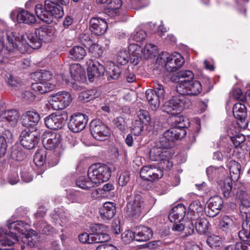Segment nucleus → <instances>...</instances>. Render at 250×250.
Masks as SVG:
<instances>
[{
	"instance_id": "obj_36",
	"label": "nucleus",
	"mask_w": 250,
	"mask_h": 250,
	"mask_svg": "<svg viewBox=\"0 0 250 250\" xmlns=\"http://www.w3.org/2000/svg\"><path fill=\"white\" fill-rule=\"evenodd\" d=\"M193 220L198 233L204 234L208 231L210 225L208 221L206 218L198 217V219Z\"/></svg>"
},
{
	"instance_id": "obj_26",
	"label": "nucleus",
	"mask_w": 250,
	"mask_h": 250,
	"mask_svg": "<svg viewBox=\"0 0 250 250\" xmlns=\"http://www.w3.org/2000/svg\"><path fill=\"white\" fill-rule=\"evenodd\" d=\"M186 213V208L183 204H179L174 207L170 211L168 218L170 222H181L184 218Z\"/></svg>"
},
{
	"instance_id": "obj_63",
	"label": "nucleus",
	"mask_w": 250,
	"mask_h": 250,
	"mask_svg": "<svg viewBox=\"0 0 250 250\" xmlns=\"http://www.w3.org/2000/svg\"><path fill=\"white\" fill-rule=\"evenodd\" d=\"M93 235L90 233L88 234L86 232L83 233L79 235V239L80 241L83 244H92L93 242L92 239Z\"/></svg>"
},
{
	"instance_id": "obj_45",
	"label": "nucleus",
	"mask_w": 250,
	"mask_h": 250,
	"mask_svg": "<svg viewBox=\"0 0 250 250\" xmlns=\"http://www.w3.org/2000/svg\"><path fill=\"white\" fill-rule=\"evenodd\" d=\"M206 243L210 248L214 250H218L222 246L220 237L215 235L208 236L206 240Z\"/></svg>"
},
{
	"instance_id": "obj_64",
	"label": "nucleus",
	"mask_w": 250,
	"mask_h": 250,
	"mask_svg": "<svg viewBox=\"0 0 250 250\" xmlns=\"http://www.w3.org/2000/svg\"><path fill=\"white\" fill-rule=\"evenodd\" d=\"M7 181L9 184L14 185L17 184L19 181V177L17 171L10 172L8 176Z\"/></svg>"
},
{
	"instance_id": "obj_25",
	"label": "nucleus",
	"mask_w": 250,
	"mask_h": 250,
	"mask_svg": "<svg viewBox=\"0 0 250 250\" xmlns=\"http://www.w3.org/2000/svg\"><path fill=\"white\" fill-rule=\"evenodd\" d=\"M18 241L15 236H12L10 234L0 229V250H9V247Z\"/></svg>"
},
{
	"instance_id": "obj_27",
	"label": "nucleus",
	"mask_w": 250,
	"mask_h": 250,
	"mask_svg": "<svg viewBox=\"0 0 250 250\" xmlns=\"http://www.w3.org/2000/svg\"><path fill=\"white\" fill-rule=\"evenodd\" d=\"M116 208L115 204L112 202H106L100 210L101 217L104 220H109L115 215Z\"/></svg>"
},
{
	"instance_id": "obj_49",
	"label": "nucleus",
	"mask_w": 250,
	"mask_h": 250,
	"mask_svg": "<svg viewBox=\"0 0 250 250\" xmlns=\"http://www.w3.org/2000/svg\"><path fill=\"white\" fill-rule=\"evenodd\" d=\"M167 156H165L159 161V168L160 169H163V170H169L172 168L173 163L169 159Z\"/></svg>"
},
{
	"instance_id": "obj_28",
	"label": "nucleus",
	"mask_w": 250,
	"mask_h": 250,
	"mask_svg": "<svg viewBox=\"0 0 250 250\" xmlns=\"http://www.w3.org/2000/svg\"><path fill=\"white\" fill-rule=\"evenodd\" d=\"M220 228L226 233L234 230L236 228V220L235 218L225 215L219 223Z\"/></svg>"
},
{
	"instance_id": "obj_16",
	"label": "nucleus",
	"mask_w": 250,
	"mask_h": 250,
	"mask_svg": "<svg viewBox=\"0 0 250 250\" xmlns=\"http://www.w3.org/2000/svg\"><path fill=\"white\" fill-rule=\"evenodd\" d=\"M223 206V201L219 196L211 198L205 208L206 214L209 217H214L220 212Z\"/></svg>"
},
{
	"instance_id": "obj_61",
	"label": "nucleus",
	"mask_w": 250,
	"mask_h": 250,
	"mask_svg": "<svg viewBox=\"0 0 250 250\" xmlns=\"http://www.w3.org/2000/svg\"><path fill=\"white\" fill-rule=\"evenodd\" d=\"M122 5L121 0H109L107 8L114 12L115 10L120 9Z\"/></svg>"
},
{
	"instance_id": "obj_13",
	"label": "nucleus",
	"mask_w": 250,
	"mask_h": 250,
	"mask_svg": "<svg viewBox=\"0 0 250 250\" xmlns=\"http://www.w3.org/2000/svg\"><path fill=\"white\" fill-rule=\"evenodd\" d=\"M202 89V85L197 81L191 80L176 86V90L179 94L186 95H197L201 92Z\"/></svg>"
},
{
	"instance_id": "obj_10",
	"label": "nucleus",
	"mask_w": 250,
	"mask_h": 250,
	"mask_svg": "<svg viewBox=\"0 0 250 250\" xmlns=\"http://www.w3.org/2000/svg\"><path fill=\"white\" fill-rule=\"evenodd\" d=\"M90 131L97 140H105L110 135L108 127L99 119L93 120L90 124Z\"/></svg>"
},
{
	"instance_id": "obj_47",
	"label": "nucleus",
	"mask_w": 250,
	"mask_h": 250,
	"mask_svg": "<svg viewBox=\"0 0 250 250\" xmlns=\"http://www.w3.org/2000/svg\"><path fill=\"white\" fill-rule=\"evenodd\" d=\"M118 62L122 65H125L129 62V54L126 49L120 50L116 55Z\"/></svg>"
},
{
	"instance_id": "obj_35",
	"label": "nucleus",
	"mask_w": 250,
	"mask_h": 250,
	"mask_svg": "<svg viewBox=\"0 0 250 250\" xmlns=\"http://www.w3.org/2000/svg\"><path fill=\"white\" fill-rule=\"evenodd\" d=\"M0 117L2 121L7 122L11 125H13L17 122L19 114L16 110L11 109L3 112Z\"/></svg>"
},
{
	"instance_id": "obj_37",
	"label": "nucleus",
	"mask_w": 250,
	"mask_h": 250,
	"mask_svg": "<svg viewBox=\"0 0 250 250\" xmlns=\"http://www.w3.org/2000/svg\"><path fill=\"white\" fill-rule=\"evenodd\" d=\"M77 186L83 189L89 190L95 187V184L89 176H80L76 179Z\"/></svg>"
},
{
	"instance_id": "obj_14",
	"label": "nucleus",
	"mask_w": 250,
	"mask_h": 250,
	"mask_svg": "<svg viewBox=\"0 0 250 250\" xmlns=\"http://www.w3.org/2000/svg\"><path fill=\"white\" fill-rule=\"evenodd\" d=\"M19 140L21 145L25 148L31 149L36 147L39 142V138L29 128L21 132Z\"/></svg>"
},
{
	"instance_id": "obj_12",
	"label": "nucleus",
	"mask_w": 250,
	"mask_h": 250,
	"mask_svg": "<svg viewBox=\"0 0 250 250\" xmlns=\"http://www.w3.org/2000/svg\"><path fill=\"white\" fill-rule=\"evenodd\" d=\"M140 177L144 180L154 182L161 179L163 175L162 169L153 165H147L141 168L140 171Z\"/></svg>"
},
{
	"instance_id": "obj_50",
	"label": "nucleus",
	"mask_w": 250,
	"mask_h": 250,
	"mask_svg": "<svg viewBox=\"0 0 250 250\" xmlns=\"http://www.w3.org/2000/svg\"><path fill=\"white\" fill-rule=\"evenodd\" d=\"M227 250H250V244L241 242H237L229 245L227 248Z\"/></svg>"
},
{
	"instance_id": "obj_53",
	"label": "nucleus",
	"mask_w": 250,
	"mask_h": 250,
	"mask_svg": "<svg viewBox=\"0 0 250 250\" xmlns=\"http://www.w3.org/2000/svg\"><path fill=\"white\" fill-rule=\"evenodd\" d=\"M147 36L146 32L139 28L136 29L132 35V39L136 42H142Z\"/></svg>"
},
{
	"instance_id": "obj_19",
	"label": "nucleus",
	"mask_w": 250,
	"mask_h": 250,
	"mask_svg": "<svg viewBox=\"0 0 250 250\" xmlns=\"http://www.w3.org/2000/svg\"><path fill=\"white\" fill-rule=\"evenodd\" d=\"M88 63L87 76L90 82L94 81L95 78H99L104 75V68L98 62L90 61Z\"/></svg>"
},
{
	"instance_id": "obj_9",
	"label": "nucleus",
	"mask_w": 250,
	"mask_h": 250,
	"mask_svg": "<svg viewBox=\"0 0 250 250\" xmlns=\"http://www.w3.org/2000/svg\"><path fill=\"white\" fill-rule=\"evenodd\" d=\"M68 119V114L65 111L52 113L44 119L46 126L51 129L62 128Z\"/></svg>"
},
{
	"instance_id": "obj_41",
	"label": "nucleus",
	"mask_w": 250,
	"mask_h": 250,
	"mask_svg": "<svg viewBox=\"0 0 250 250\" xmlns=\"http://www.w3.org/2000/svg\"><path fill=\"white\" fill-rule=\"evenodd\" d=\"M70 57L74 60H83L86 55L85 49L80 46H75L69 51Z\"/></svg>"
},
{
	"instance_id": "obj_56",
	"label": "nucleus",
	"mask_w": 250,
	"mask_h": 250,
	"mask_svg": "<svg viewBox=\"0 0 250 250\" xmlns=\"http://www.w3.org/2000/svg\"><path fill=\"white\" fill-rule=\"evenodd\" d=\"M80 41L86 47H89L94 42L92 37L88 33L82 34L80 37Z\"/></svg>"
},
{
	"instance_id": "obj_30",
	"label": "nucleus",
	"mask_w": 250,
	"mask_h": 250,
	"mask_svg": "<svg viewBox=\"0 0 250 250\" xmlns=\"http://www.w3.org/2000/svg\"><path fill=\"white\" fill-rule=\"evenodd\" d=\"M234 117L241 123H245L247 116L246 105L241 103H236L233 107Z\"/></svg>"
},
{
	"instance_id": "obj_32",
	"label": "nucleus",
	"mask_w": 250,
	"mask_h": 250,
	"mask_svg": "<svg viewBox=\"0 0 250 250\" xmlns=\"http://www.w3.org/2000/svg\"><path fill=\"white\" fill-rule=\"evenodd\" d=\"M54 87L55 85L48 82L41 81L31 85V88L34 91L42 94L51 91Z\"/></svg>"
},
{
	"instance_id": "obj_15",
	"label": "nucleus",
	"mask_w": 250,
	"mask_h": 250,
	"mask_svg": "<svg viewBox=\"0 0 250 250\" xmlns=\"http://www.w3.org/2000/svg\"><path fill=\"white\" fill-rule=\"evenodd\" d=\"M125 235L130 238L133 237L137 241H146L152 238L153 232L148 227L140 226L136 227L133 232L127 231Z\"/></svg>"
},
{
	"instance_id": "obj_31",
	"label": "nucleus",
	"mask_w": 250,
	"mask_h": 250,
	"mask_svg": "<svg viewBox=\"0 0 250 250\" xmlns=\"http://www.w3.org/2000/svg\"><path fill=\"white\" fill-rule=\"evenodd\" d=\"M70 73L73 80L75 81L81 82L85 79V72L78 63L70 65Z\"/></svg>"
},
{
	"instance_id": "obj_48",
	"label": "nucleus",
	"mask_w": 250,
	"mask_h": 250,
	"mask_svg": "<svg viewBox=\"0 0 250 250\" xmlns=\"http://www.w3.org/2000/svg\"><path fill=\"white\" fill-rule=\"evenodd\" d=\"M93 237H92V241L93 243H104L107 242L110 239V236L105 232V231H103L102 233H100L98 234H92Z\"/></svg>"
},
{
	"instance_id": "obj_22",
	"label": "nucleus",
	"mask_w": 250,
	"mask_h": 250,
	"mask_svg": "<svg viewBox=\"0 0 250 250\" xmlns=\"http://www.w3.org/2000/svg\"><path fill=\"white\" fill-rule=\"evenodd\" d=\"M61 137L59 134L51 133L48 134V136L43 139V144L47 149H58L61 143ZM57 150H56L57 151Z\"/></svg>"
},
{
	"instance_id": "obj_40",
	"label": "nucleus",
	"mask_w": 250,
	"mask_h": 250,
	"mask_svg": "<svg viewBox=\"0 0 250 250\" xmlns=\"http://www.w3.org/2000/svg\"><path fill=\"white\" fill-rule=\"evenodd\" d=\"M190 212L193 220L198 219L203 214V207L199 201H193L189 206Z\"/></svg>"
},
{
	"instance_id": "obj_24",
	"label": "nucleus",
	"mask_w": 250,
	"mask_h": 250,
	"mask_svg": "<svg viewBox=\"0 0 250 250\" xmlns=\"http://www.w3.org/2000/svg\"><path fill=\"white\" fill-rule=\"evenodd\" d=\"M177 115H173V116L170 118V120L172 121L173 127L170 129H175L179 131H184V138L187 134L185 128L189 126V123L186 117Z\"/></svg>"
},
{
	"instance_id": "obj_58",
	"label": "nucleus",
	"mask_w": 250,
	"mask_h": 250,
	"mask_svg": "<svg viewBox=\"0 0 250 250\" xmlns=\"http://www.w3.org/2000/svg\"><path fill=\"white\" fill-rule=\"evenodd\" d=\"M137 115L138 119H136V120L141 121L144 124H146V123H148L150 120L149 113L146 110H140L138 112Z\"/></svg>"
},
{
	"instance_id": "obj_5",
	"label": "nucleus",
	"mask_w": 250,
	"mask_h": 250,
	"mask_svg": "<svg viewBox=\"0 0 250 250\" xmlns=\"http://www.w3.org/2000/svg\"><path fill=\"white\" fill-rule=\"evenodd\" d=\"M110 167L105 164L97 163L88 168L87 176L97 185L107 181L111 176Z\"/></svg>"
},
{
	"instance_id": "obj_60",
	"label": "nucleus",
	"mask_w": 250,
	"mask_h": 250,
	"mask_svg": "<svg viewBox=\"0 0 250 250\" xmlns=\"http://www.w3.org/2000/svg\"><path fill=\"white\" fill-rule=\"evenodd\" d=\"M230 140L235 147L239 146L245 140V137L242 134H237L230 137Z\"/></svg>"
},
{
	"instance_id": "obj_59",
	"label": "nucleus",
	"mask_w": 250,
	"mask_h": 250,
	"mask_svg": "<svg viewBox=\"0 0 250 250\" xmlns=\"http://www.w3.org/2000/svg\"><path fill=\"white\" fill-rule=\"evenodd\" d=\"M156 49V47L151 43L146 44L143 49H141L143 54L147 57L155 53Z\"/></svg>"
},
{
	"instance_id": "obj_52",
	"label": "nucleus",
	"mask_w": 250,
	"mask_h": 250,
	"mask_svg": "<svg viewBox=\"0 0 250 250\" xmlns=\"http://www.w3.org/2000/svg\"><path fill=\"white\" fill-rule=\"evenodd\" d=\"M45 160V152L43 150L37 151L34 156V162L37 166H42Z\"/></svg>"
},
{
	"instance_id": "obj_29",
	"label": "nucleus",
	"mask_w": 250,
	"mask_h": 250,
	"mask_svg": "<svg viewBox=\"0 0 250 250\" xmlns=\"http://www.w3.org/2000/svg\"><path fill=\"white\" fill-rule=\"evenodd\" d=\"M36 34L38 35L41 43L42 42H50L54 36V32L51 27H44L36 29Z\"/></svg>"
},
{
	"instance_id": "obj_3",
	"label": "nucleus",
	"mask_w": 250,
	"mask_h": 250,
	"mask_svg": "<svg viewBox=\"0 0 250 250\" xmlns=\"http://www.w3.org/2000/svg\"><path fill=\"white\" fill-rule=\"evenodd\" d=\"M186 95L179 94L173 96L164 104L163 110L169 114L175 115H179L183 110L189 108L192 105V102Z\"/></svg>"
},
{
	"instance_id": "obj_38",
	"label": "nucleus",
	"mask_w": 250,
	"mask_h": 250,
	"mask_svg": "<svg viewBox=\"0 0 250 250\" xmlns=\"http://www.w3.org/2000/svg\"><path fill=\"white\" fill-rule=\"evenodd\" d=\"M169 152L154 146L150 150L149 157L153 161H159L165 156L169 155Z\"/></svg>"
},
{
	"instance_id": "obj_51",
	"label": "nucleus",
	"mask_w": 250,
	"mask_h": 250,
	"mask_svg": "<svg viewBox=\"0 0 250 250\" xmlns=\"http://www.w3.org/2000/svg\"><path fill=\"white\" fill-rule=\"evenodd\" d=\"M88 48L89 52L95 57H99L101 56L103 53L102 47L96 43L93 42V44Z\"/></svg>"
},
{
	"instance_id": "obj_1",
	"label": "nucleus",
	"mask_w": 250,
	"mask_h": 250,
	"mask_svg": "<svg viewBox=\"0 0 250 250\" xmlns=\"http://www.w3.org/2000/svg\"><path fill=\"white\" fill-rule=\"evenodd\" d=\"M18 35L17 33L11 31L0 32V62L2 61L3 56L1 54L2 48H5L8 52H12L16 48L20 50L21 48V45L25 47L28 45L34 49L42 46L41 41L36 33L27 32L20 37Z\"/></svg>"
},
{
	"instance_id": "obj_46",
	"label": "nucleus",
	"mask_w": 250,
	"mask_h": 250,
	"mask_svg": "<svg viewBox=\"0 0 250 250\" xmlns=\"http://www.w3.org/2000/svg\"><path fill=\"white\" fill-rule=\"evenodd\" d=\"M95 97V90H89L82 92L79 96V99L82 103H87L94 99Z\"/></svg>"
},
{
	"instance_id": "obj_11",
	"label": "nucleus",
	"mask_w": 250,
	"mask_h": 250,
	"mask_svg": "<svg viewBox=\"0 0 250 250\" xmlns=\"http://www.w3.org/2000/svg\"><path fill=\"white\" fill-rule=\"evenodd\" d=\"M145 203L142 197L139 194L135 195L126 205L127 215L132 218L139 217L145 208Z\"/></svg>"
},
{
	"instance_id": "obj_62",
	"label": "nucleus",
	"mask_w": 250,
	"mask_h": 250,
	"mask_svg": "<svg viewBox=\"0 0 250 250\" xmlns=\"http://www.w3.org/2000/svg\"><path fill=\"white\" fill-rule=\"evenodd\" d=\"M130 180V173L128 171L123 172L119 178V185L122 187L125 186Z\"/></svg>"
},
{
	"instance_id": "obj_21",
	"label": "nucleus",
	"mask_w": 250,
	"mask_h": 250,
	"mask_svg": "<svg viewBox=\"0 0 250 250\" xmlns=\"http://www.w3.org/2000/svg\"><path fill=\"white\" fill-rule=\"evenodd\" d=\"M21 120L23 126L27 128L34 127L38 125L40 120V115L35 110L27 111L22 115Z\"/></svg>"
},
{
	"instance_id": "obj_7",
	"label": "nucleus",
	"mask_w": 250,
	"mask_h": 250,
	"mask_svg": "<svg viewBox=\"0 0 250 250\" xmlns=\"http://www.w3.org/2000/svg\"><path fill=\"white\" fill-rule=\"evenodd\" d=\"M146 98L153 110H156L163 102L165 90L163 85L156 83L153 89H148L146 92Z\"/></svg>"
},
{
	"instance_id": "obj_2",
	"label": "nucleus",
	"mask_w": 250,
	"mask_h": 250,
	"mask_svg": "<svg viewBox=\"0 0 250 250\" xmlns=\"http://www.w3.org/2000/svg\"><path fill=\"white\" fill-rule=\"evenodd\" d=\"M69 0H45L44 5L38 4L35 7L37 17L47 23H52L54 19L62 18L63 15L62 7L59 4L67 5Z\"/></svg>"
},
{
	"instance_id": "obj_17",
	"label": "nucleus",
	"mask_w": 250,
	"mask_h": 250,
	"mask_svg": "<svg viewBox=\"0 0 250 250\" xmlns=\"http://www.w3.org/2000/svg\"><path fill=\"white\" fill-rule=\"evenodd\" d=\"M87 121L86 115L82 113L76 114L71 116L68 127L73 132H79L85 128Z\"/></svg>"
},
{
	"instance_id": "obj_54",
	"label": "nucleus",
	"mask_w": 250,
	"mask_h": 250,
	"mask_svg": "<svg viewBox=\"0 0 250 250\" xmlns=\"http://www.w3.org/2000/svg\"><path fill=\"white\" fill-rule=\"evenodd\" d=\"M7 147V145L5 138L0 135V163L4 160Z\"/></svg>"
},
{
	"instance_id": "obj_33",
	"label": "nucleus",
	"mask_w": 250,
	"mask_h": 250,
	"mask_svg": "<svg viewBox=\"0 0 250 250\" xmlns=\"http://www.w3.org/2000/svg\"><path fill=\"white\" fill-rule=\"evenodd\" d=\"M231 181H237L240 177L241 171V165L237 162L231 160L228 164Z\"/></svg>"
},
{
	"instance_id": "obj_42",
	"label": "nucleus",
	"mask_w": 250,
	"mask_h": 250,
	"mask_svg": "<svg viewBox=\"0 0 250 250\" xmlns=\"http://www.w3.org/2000/svg\"><path fill=\"white\" fill-rule=\"evenodd\" d=\"M17 225L18 226V232L21 233V234H25L27 238V242L29 243L30 242L34 245V243L32 242L33 240L32 238L28 236V234H26V232L29 227L28 224L22 221H16L11 223V227L14 228Z\"/></svg>"
},
{
	"instance_id": "obj_44",
	"label": "nucleus",
	"mask_w": 250,
	"mask_h": 250,
	"mask_svg": "<svg viewBox=\"0 0 250 250\" xmlns=\"http://www.w3.org/2000/svg\"><path fill=\"white\" fill-rule=\"evenodd\" d=\"M121 68L118 65L113 63H110L106 70L108 80H110V79L114 80L118 79L121 75Z\"/></svg>"
},
{
	"instance_id": "obj_23",
	"label": "nucleus",
	"mask_w": 250,
	"mask_h": 250,
	"mask_svg": "<svg viewBox=\"0 0 250 250\" xmlns=\"http://www.w3.org/2000/svg\"><path fill=\"white\" fill-rule=\"evenodd\" d=\"M194 76V74L191 71L183 70L171 76V80L172 81L178 83L177 85H180L192 80Z\"/></svg>"
},
{
	"instance_id": "obj_20",
	"label": "nucleus",
	"mask_w": 250,
	"mask_h": 250,
	"mask_svg": "<svg viewBox=\"0 0 250 250\" xmlns=\"http://www.w3.org/2000/svg\"><path fill=\"white\" fill-rule=\"evenodd\" d=\"M107 29L106 21L99 17L92 18L90 21V29L96 35H103Z\"/></svg>"
},
{
	"instance_id": "obj_8",
	"label": "nucleus",
	"mask_w": 250,
	"mask_h": 250,
	"mask_svg": "<svg viewBox=\"0 0 250 250\" xmlns=\"http://www.w3.org/2000/svg\"><path fill=\"white\" fill-rule=\"evenodd\" d=\"M70 94L66 91H59L52 94L48 102L54 110H62L69 105L71 101Z\"/></svg>"
},
{
	"instance_id": "obj_34",
	"label": "nucleus",
	"mask_w": 250,
	"mask_h": 250,
	"mask_svg": "<svg viewBox=\"0 0 250 250\" xmlns=\"http://www.w3.org/2000/svg\"><path fill=\"white\" fill-rule=\"evenodd\" d=\"M17 21L19 23L32 24L36 22V19L33 14L26 10H22L17 15Z\"/></svg>"
},
{
	"instance_id": "obj_18",
	"label": "nucleus",
	"mask_w": 250,
	"mask_h": 250,
	"mask_svg": "<svg viewBox=\"0 0 250 250\" xmlns=\"http://www.w3.org/2000/svg\"><path fill=\"white\" fill-rule=\"evenodd\" d=\"M184 62V59L181 55L175 52L167 58L165 67L167 71L174 72L180 68Z\"/></svg>"
},
{
	"instance_id": "obj_55",
	"label": "nucleus",
	"mask_w": 250,
	"mask_h": 250,
	"mask_svg": "<svg viewBox=\"0 0 250 250\" xmlns=\"http://www.w3.org/2000/svg\"><path fill=\"white\" fill-rule=\"evenodd\" d=\"M144 125L141 121L136 120L133 123L132 133L136 136L140 135L143 130Z\"/></svg>"
},
{
	"instance_id": "obj_43",
	"label": "nucleus",
	"mask_w": 250,
	"mask_h": 250,
	"mask_svg": "<svg viewBox=\"0 0 250 250\" xmlns=\"http://www.w3.org/2000/svg\"><path fill=\"white\" fill-rule=\"evenodd\" d=\"M129 50L132 52L131 55H129V61L134 65L138 64L140 62V58L139 53L135 51L141 50V47L135 43L131 44L129 46Z\"/></svg>"
},
{
	"instance_id": "obj_57",
	"label": "nucleus",
	"mask_w": 250,
	"mask_h": 250,
	"mask_svg": "<svg viewBox=\"0 0 250 250\" xmlns=\"http://www.w3.org/2000/svg\"><path fill=\"white\" fill-rule=\"evenodd\" d=\"M232 181H231V180H230V181H226V182H225L224 186L222 188V192L223 193L224 196L226 198H228L231 196L232 185Z\"/></svg>"
},
{
	"instance_id": "obj_6",
	"label": "nucleus",
	"mask_w": 250,
	"mask_h": 250,
	"mask_svg": "<svg viewBox=\"0 0 250 250\" xmlns=\"http://www.w3.org/2000/svg\"><path fill=\"white\" fill-rule=\"evenodd\" d=\"M175 129H169L163 133V136L160 137L155 142V146L165 150L172 146L175 140L183 138L184 131Z\"/></svg>"
},
{
	"instance_id": "obj_4",
	"label": "nucleus",
	"mask_w": 250,
	"mask_h": 250,
	"mask_svg": "<svg viewBox=\"0 0 250 250\" xmlns=\"http://www.w3.org/2000/svg\"><path fill=\"white\" fill-rule=\"evenodd\" d=\"M239 208L243 221L242 229L239 231L238 236L243 241H250V201L242 199Z\"/></svg>"
},
{
	"instance_id": "obj_39",
	"label": "nucleus",
	"mask_w": 250,
	"mask_h": 250,
	"mask_svg": "<svg viewBox=\"0 0 250 250\" xmlns=\"http://www.w3.org/2000/svg\"><path fill=\"white\" fill-rule=\"evenodd\" d=\"M10 157L14 160L21 161L25 158L26 155L20 145H14L10 149Z\"/></svg>"
}]
</instances>
